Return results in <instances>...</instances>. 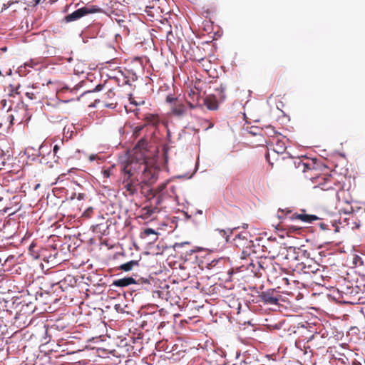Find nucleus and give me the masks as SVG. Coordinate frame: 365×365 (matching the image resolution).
Listing matches in <instances>:
<instances>
[{"label": "nucleus", "mask_w": 365, "mask_h": 365, "mask_svg": "<svg viewBox=\"0 0 365 365\" xmlns=\"http://www.w3.org/2000/svg\"><path fill=\"white\" fill-rule=\"evenodd\" d=\"M184 215L186 220H190L192 218L191 215L186 212H184Z\"/></svg>", "instance_id": "41"}, {"label": "nucleus", "mask_w": 365, "mask_h": 365, "mask_svg": "<svg viewBox=\"0 0 365 365\" xmlns=\"http://www.w3.org/2000/svg\"><path fill=\"white\" fill-rule=\"evenodd\" d=\"M125 78H126V79L125 80V81H124L123 84H125V85H128V86H131L132 85H131V83H130V81H129V79L128 78V77H125Z\"/></svg>", "instance_id": "42"}, {"label": "nucleus", "mask_w": 365, "mask_h": 365, "mask_svg": "<svg viewBox=\"0 0 365 365\" xmlns=\"http://www.w3.org/2000/svg\"><path fill=\"white\" fill-rule=\"evenodd\" d=\"M204 103L210 110H216L218 108V102L215 96L210 95L205 98Z\"/></svg>", "instance_id": "6"}, {"label": "nucleus", "mask_w": 365, "mask_h": 365, "mask_svg": "<svg viewBox=\"0 0 365 365\" xmlns=\"http://www.w3.org/2000/svg\"><path fill=\"white\" fill-rule=\"evenodd\" d=\"M143 210L145 211V214L150 217L155 213L160 212V211L159 207H154L153 204L145 206Z\"/></svg>", "instance_id": "12"}, {"label": "nucleus", "mask_w": 365, "mask_h": 365, "mask_svg": "<svg viewBox=\"0 0 365 365\" xmlns=\"http://www.w3.org/2000/svg\"><path fill=\"white\" fill-rule=\"evenodd\" d=\"M11 101L7 100V99H3L1 101V104L4 109H6L7 111H9L11 110Z\"/></svg>", "instance_id": "19"}, {"label": "nucleus", "mask_w": 365, "mask_h": 365, "mask_svg": "<svg viewBox=\"0 0 365 365\" xmlns=\"http://www.w3.org/2000/svg\"><path fill=\"white\" fill-rule=\"evenodd\" d=\"M237 227H234L232 229L227 228V229H216L215 232H217L219 235H220L223 238L225 239L226 242L229 241V238L230 235L232 234L233 230H236Z\"/></svg>", "instance_id": "8"}, {"label": "nucleus", "mask_w": 365, "mask_h": 365, "mask_svg": "<svg viewBox=\"0 0 365 365\" xmlns=\"http://www.w3.org/2000/svg\"><path fill=\"white\" fill-rule=\"evenodd\" d=\"M248 227V225L247 224H244L243 225V228H247Z\"/></svg>", "instance_id": "52"}, {"label": "nucleus", "mask_w": 365, "mask_h": 365, "mask_svg": "<svg viewBox=\"0 0 365 365\" xmlns=\"http://www.w3.org/2000/svg\"><path fill=\"white\" fill-rule=\"evenodd\" d=\"M296 250H297V249H296V247H288L287 251H288L289 253L293 252V255H294L293 258H294V259L297 260V259H298V257H297V256H296V255H295V254H296Z\"/></svg>", "instance_id": "26"}, {"label": "nucleus", "mask_w": 365, "mask_h": 365, "mask_svg": "<svg viewBox=\"0 0 365 365\" xmlns=\"http://www.w3.org/2000/svg\"><path fill=\"white\" fill-rule=\"evenodd\" d=\"M176 100H177V98L173 97L171 95L168 96L166 98V101L170 103H172L173 102H174Z\"/></svg>", "instance_id": "31"}, {"label": "nucleus", "mask_w": 365, "mask_h": 365, "mask_svg": "<svg viewBox=\"0 0 365 365\" xmlns=\"http://www.w3.org/2000/svg\"><path fill=\"white\" fill-rule=\"evenodd\" d=\"M163 201V197L160 195H158L153 198V200L150 202V204H153L154 207H159V205H161Z\"/></svg>", "instance_id": "18"}, {"label": "nucleus", "mask_w": 365, "mask_h": 365, "mask_svg": "<svg viewBox=\"0 0 365 365\" xmlns=\"http://www.w3.org/2000/svg\"><path fill=\"white\" fill-rule=\"evenodd\" d=\"M220 261V259H217V260H212L211 264H214V263H217L218 262Z\"/></svg>", "instance_id": "48"}, {"label": "nucleus", "mask_w": 365, "mask_h": 365, "mask_svg": "<svg viewBox=\"0 0 365 365\" xmlns=\"http://www.w3.org/2000/svg\"><path fill=\"white\" fill-rule=\"evenodd\" d=\"M145 125L146 124H143V125L135 126L133 129V135L135 136V138L138 137L141 130L144 128Z\"/></svg>", "instance_id": "20"}, {"label": "nucleus", "mask_w": 365, "mask_h": 365, "mask_svg": "<svg viewBox=\"0 0 365 365\" xmlns=\"http://www.w3.org/2000/svg\"><path fill=\"white\" fill-rule=\"evenodd\" d=\"M254 247H251L249 248L241 249L242 250L241 256H240L241 259H245L252 253H256V251L254 250Z\"/></svg>", "instance_id": "17"}, {"label": "nucleus", "mask_w": 365, "mask_h": 365, "mask_svg": "<svg viewBox=\"0 0 365 365\" xmlns=\"http://www.w3.org/2000/svg\"><path fill=\"white\" fill-rule=\"evenodd\" d=\"M9 88H10L9 91H10V92H11V93H9V96H14V93H15V94H16V95H19V91H18V90H19V86H16V87H14V86H13L12 85H10V87H9Z\"/></svg>", "instance_id": "22"}, {"label": "nucleus", "mask_w": 365, "mask_h": 365, "mask_svg": "<svg viewBox=\"0 0 365 365\" xmlns=\"http://www.w3.org/2000/svg\"><path fill=\"white\" fill-rule=\"evenodd\" d=\"M212 127H213V124L210 123V125H209V127H208V128H206V130H207L208 128H212Z\"/></svg>", "instance_id": "51"}, {"label": "nucleus", "mask_w": 365, "mask_h": 365, "mask_svg": "<svg viewBox=\"0 0 365 365\" xmlns=\"http://www.w3.org/2000/svg\"><path fill=\"white\" fill-rule=\"evenodd\" d=\"M266 158H267V160H269V158H268V155H266Z\"/></svg>", "instance_id": "59"}, {"label": "nucleus", "mask_w": 365, "mask_h": 365, "mask_svg": "<svg viewBox=\"0 0 365 365\" xmlns=\"http://www.w3.org/2000/svg\"><path fill=\"white\" fill-rule=\"evenodd\" d=\"M35 246L34 244L31 243L30 245H29V250H31V249Z\"/></svg>", "instance_id": "46"}, {"label": "nucleus", "mask_w": 365, "mask_h": 365, "mask_svg": "<svg viewBox=\"0 0 365 365\" xmlns=\"http://www.w3.org/2000/svg\"><path fill=\"white\" fill-rule=\"evenodd\" d=\"M294 165L297 168H301L302 172H305L307 169H309V165L304 163L300 158H297L294 161Z\"/></svg>", "instance_id": "16"}, {"label": "nucleus", "mask_w": 365, "mask_h": 365, "mask_svg": "<svg viewBox=\"0 0 365 365\" xmlns=\"http://www.w3.org/2000/svg\"><path fill=\"white\" fill-rule=\"evenodd\" d=\"M187 112V108L184 105H178L173 108L172 113L178 117L184 116Z\"/></svg>", "instance_id": "7"}, {"label": "nucleus", "mask_w": 365, "mask_h": 365, "mask_svg": "<svg viewBox=\"0 0 365 365\" xmlns=\"http://www.w3.org/2000/svg\"><path fill=\"white\" fill-rule=\"evenodd\" d=\"M302 269L304 273H316L318 270V268H317V265H312V264H307L304 262H302Z\"/></svg>", "instance_id": "14"}, {"label": "nucleus", "mask_w": 365, "mask_h": 365, "mask_svg": "<svg viewBox=\"0 0 365 365\" xmlns=\"http://www.w3.org/2000/svg\"><path fill=\"white\" fill-rule=\"evenodd\" d=\"M103 88V85L102 84H98L94 88L93 90L91 91V92H98V91H101Z\"/></svg>", "instance_id": "30"}, {"label": "nucleus", "mask_w": 365, "mask_h": 365, "mask_svg": "<svg viewBox=\"0 0 365 365\" xmlns=\"http://www.w3.org/2000/svg\"><path fill=\"white\" fill-rule=\"evenodd\" d=\"M76 186L81 187V185L77 181H73L72 182Z\"/></svg>", "instance_id": "44"}, {"label": "nucleus", "mask_w": 365, "mask_h": 365, "mask_svg": "<svg viewBox=\"0 0 365 365\" xmlns=\"http://www.w3.org/2000/svg\"><path fill=\"white\" fill-rule=\"evenodd\" d=\"M26 153H27L28 154H29V152L28 153V152L26 151ZM28 157H30V155H28Z\"/></svg>", "instance_id": "61"}, {"label": "nucleus", "mask_w": 365, "mask_h": 365, "mask_svg": "<svg viewBox=\"0 0 365 365\" xmlns=\"http://www.w3.org/2000/svg\"><path fill=\"white\" fill-rule=\"evenodd\" d=\"M57 286L58 287V283L53 284L52 285V287H57Z\"/></svg>", "instance_id": "53"}, {"label": "nucleus", "mask_w": 365, "mask_h": 365, "mask_svg": "<svg viewBox=\"0 0 365 365\" xmlns=\"http://www.w3.org/2000/svg\"><path fill=\"white\" fill-rule=\"evenodd\" d=\"M71 61H72V58H69L68 59V62H71Z\"/></svg>", "instance_id": "56"}, {"label": "nucleus", "mask_w": 365, "mask_h": 365, "mask_svg": "<svg viewBox=\"0 0 365 365\" xmlns=\"http://www.w3.org/2000/svg\"><path fill=\"white\" fill-rule=\"evenodd\" d=\"M146 143V140L145 139H140L138 143V146L140 147V146H144V145H145Z\"/></svg>", "instance_id": "36"}, {"label": "nucleus", "mask_w": 365, "mask_h": 365, "mask_svg": "<svg viewBox=\"0 0 365 365\" xmlns=\"http://www.w3.org/2000/svg\"><path fill=\"white\" fill-rule=\"evenodd\" d=\"M98 155H96V154H92V155H91L89 156V160H90V161H94V160H96V159H98Z\"/></svg>", "instance_id": "38"}, {"label": "nucleus", "mask_w": 365, "mask_h": 365, "mask_svg": "<svg viewBox=\"0 0 365 365\" xmlns=\"http://www.w3.org/2000/svg\"><path fill=\"white\" fill-rule=\"evenodd\" d=\"M339 360L341 361V362L344 365H348V364H349L348 359L346 357H344V359L340 358V359H339Z\"/></svg>", "instance_id": "37"}, {"label": "nucleus", "mask_w": 365, "mask_h": 365, "mask_svg": "<svg viewBox=\"0 0 365 365\" xmlns=\"http://www.w3.org/2000/svg\"><path fill=\"white\" fill-rule=\"evenodd\" d=\"M103 9L96 5L86 4V6L81 7L73 12L66 15L63 20L66 22H72L78 20L79 19L91 14L101 13Z\"/></svg>", "instance_id": "1"}, {"label": "nucleus", "mask_w": 365, "mask_h": 365, "mask_svg": "<svg viewBox=\"0 0 365 365\" xmlns=\"http://www.w3.org/2000/svg\"><path fill=\"white\" fill-rule=\"evenodd\" d=\"M193 222L196 225L198 224V222H197L195 220H193Z\"/></svg>", "instance_id": "57"}, {"label": "nucleus", "mask_w": 365, "mask_h": 365, "mask_svg": "<svg viewBox=\"0 0 365 365\" xmlns=\"http://www.w3.org/2000/svg\"><path fill=\"white\" fill-rule=\"evenodd\" d=\"M130 104L138 105V103H135V102H133V101H130Z\"/></svg>", "instance_id": "54"}, {"label": "nucleus", "mask_w": 365, "mask_h": 365, "mask_svg": "<svg viewBox=\"0 0 365 365\" xmlns=\"http://www.w3.org/2000/svg\"><path fill=\"white\" fill-rule=\"evenodd\" d=\"M329 189H330V187H322V190H329Z\"/></svg>", "instance_id": "50"}, {"label": "nucleus", "mask_w": 365, "mask_h": 365, "mask_svg": "<svg viewBox=\"0 0 365 365\" xmlns=\"http://www.w3.org/2000/svg\"><path fill=\"white\" fill-rule=\"evenodd\" d=\"M60 148V145L59 144H56L54 146H53V155L54 156L56 155V153L58 152V150H59Z\"/></svg>", "instance_id": "35"}, {"label": "nucleus", "mask_w": 365, "mask_h": 365, "mask_svg": "<svg viewBox=\"0 0 365 365\" xmlns=\"http://www.w3.org/2000/svg\"><path fill=\"white\" fill-rule=\"evenodd\" d=\"M10 156L11 155L9 153V151L6 153L2 149H0V170L6 165Z\"/></svg>", "instance_id": "13"}, {"label": "nucleus", "mask_w": 365, "mask_h": 365, "mask_svg": "<svg viewBox=\"0 0 365 365\" xmlns=\"http://www.w3.org/2000/svg\"><path fill=\"white\" fill-rule=\"evenodd\" d=\"M46 145L43 144H41L38 149L36 150L33 147L27 148V152L29 153L30 150L35 151L36 153H32V160H36V158L41 155H43V149L45 148Z\"/></svg>", "instance_id": "10"}, {"label": "nucleus", "mask_w": 365, "mask_h": 365, "mask_svg": "<svg viewBox=\"0 0 365 365\" xmlns=\"http://www.w3.org/2000/svg\"><path fill=\"white\" fill-rule=\"evenodd\" d=\"M195 215H202V211L201 210H197Z\"/></svg>", "instance_id": "45"}, {"label": "nucleus", "mask_w": 365, "mask_h": 365, "mask_svg": "<svg viewBox=\"0 0 365 365\" xmlns=\"http://www.w3.org/2000/svg\"><path fill=\"white\" fill-rule=\"evenodd\" d=\"M319 227L323 230H329V225L327 224H325L324 222H321L319 224Z\"/></svg>", "instance_id": "33"}, {"label": "nucleus", "mask_w": 365, "mask_h": 365, "mask_svg": "<svg viewBox=\"0 0 365 365\" xmlns=\"http://www.w3.org/2000/svg\"><path fill=\"white\" fill-rule=\"evenodd\" d=\"M126 187H127V190H130V187H131V185H130V184H128V185H126Z\"/></svg>", "instance_id": "49"}, {"label": "nucleus", "mask_w": 365, "mask_h": 365, "mask_svg": "<svg viewBox=\"0 0 365 365\" xmlns=\"http://www.w3.org/2000/svg\"><path fill=\"white\" fill-rule=\"evenodd\" d=\"M290 219L299 220L306 223H312V222L319 220V217L315 215L295 213L290 217Z\"/></svg>", "instance_id": "5"}, {"label": "nucleus", "mask_w": 365, "mask_h": 365, "mask_svg": "<svg viewBox=\"0 0 365 365\" xmlns=\"http://www.w3.org/2000/svg\"><path fill=\"white\" fill-rule=\"evenodd\" d=\"M11 73H12L11 69H9V71H7L6 75L10 76V75H11Z\"/></svg>", "instance_id": "47"}, {"label": "nucleus", "mask_w": 365, "mask_h": 365, "mask_svg": "<svg viewBox=\"0 0 365 365\" xmlns=\"http://www.w3.org/2000/svg\"><path fill=\"white\" fill-rule=\"evenodd\" d=\"M145 119L148 122V123H146L147 125L150 124V123L154 124L155 123V117L154 115L150 114V115H147L145 118Z\"/></svg>", "instance_id": "23"}, {"label": "nucleus", "mask_w": 365, "mask_h": 365, "mask_svg": "<svg viewBox=\"0 0 365 365\" xmlns=\"http://www.w3.org/2000/svg\"><path fill=\"white\" fill-rule=\"evenodd\" d=\"M272 328L276 330H279L282 328V323H277L273 325H272Z\"/></svg>", "instance_id": "34"}, {"label": "nucleus", "mask_w": 365, "mask_h": 365, "mask_svg": "<svg viewBox=\"0 0 365 365\" xmlns=\"http://www.w3.org/2000/svg\"><path fill=\"white\" fill-rule=\"evenodd\" d=\"M60 143H61V144H63V138H62V139H60Z\"/></svg>", "instance_id": "55"}, {"label": "nucleus", "mask_w": 365, "mask_h": 365, "mask_svg": "<svg viewBox=\"0 0 365 365\" xmlns=\"http://www.w3.org/2000/svg\"><path fill=\"white\" fill-rule=\"evenodd\" d=\"M123 171L125 173H127L128 175V176H130L132 175L133 173L132 172V170L130 169H128V166H125L123 169Z\"/></svg>", "instance_id": "32"}, {"label": "nucleus", "mask_w": 365, "mask_h": 365, "mask_svg": "<svg viewBox=\"0 0 365 365\" xmlns=\"http://www.w3.org/2000/svg\"><path fill=\"white\" fill-rule=\"evenodd\" d=\"M259 129L257 127H252L250 128L249 133L252 134V135H257L258 134Z\"/></svg>", "instance_id": "27"}, {"label": "nucleus", "mask_w": 365, "mask_h": 365, "mask_svg": "<svg viewBox=\"0 0 365 365\" xmlns=\"http://www.w3.org/2000/svg\"><path fill=\"white\" fill-rule=\"evenodd\" d=\"M86 197V194L84 193H76V192H74L73 194V196L71 197L72 199H74V198H76L78 200H82L85 198Z\"/></svg>", "instance_id": "24"}, {"label": "nucleus", "mask_w": 365, "mask_h": 365, "mask_svg": "<svg viewBox=\"0 0 365 365\" xmlns=\"http://www.w3.org/2000/svg\"><path fill=\"white\" fill-rule=\"evenodd\" d=\"M250 235L248 232L243 231L235 235L233 244L239 249L255 247L254 242L250 240Z\"/></svg>", "instance_id": "3"}, {"label": "nucleus", "mask_w": 365, "mask_h": 365, "mask_svg": "<svg viewBox=\"0 0 365 365\" xmlns=\"http://www.w3.org/2000/svg\"><path fill=\"white\" fill-rule=\"evenodd\" d=\"M225 90L226 86L223 83H220L218 87L215 88V91L219 93V98L222 102L226 99Z\"/></svg>", "instance_id": "11"}, {"label": "nucleus", "mask_w": 365, "mask_h": 365, "mask_svg": "<svg viewBox=\"0 0 365 365\" xmlns=\"http://www.w3.org/2000/svg\"><path fill=\"white\" fill-rule=\"evenodd\" d=\"M123 130V128H120L119 130L120 132Z\"/></svg>", "instance_id": "60"}, {"label": "nucleus", "mask_w": 365, "mask_h": 365, "mask_svg": "<svg viewBox=\"0 0 365 365\" xmlns=\"http://www.w3.org/2000/svg\"><path fill=\"white\" fill-rule=\"evenodd\" d=\"M133 284H136L135 279L132 277H128L114 280L110 287H125Z\"/></svg>", "instance_id": "4"}, {"label": "nucleus", "mask_w": 365, "mask_h": 365, "mask_svg": "<svg viewBox=\"0 0 365 365\" xmlns=\"http://www.w3.org/2000/svg\"><path fill=\"white\" fill-rule=\"evenodd\" d=\"M136 265H138V261L130 260L126 263L121 264L119 267V269L125 272H128L130 271L133 268V267Z\"/></svg>", "instance_id": "9"}, {"label": "nucleus", "mask_w": 365, "mask_h": 365, "mask_svg": "<svg viewBox=\"0 0 365 365\" xmlns=\"http://www.w3.org/2000/svg\"><path fill=\"white\" fill-rule=\"evenodd\" d=\"M26 96L29 99H34V93H32V92H26Z\"/></svg>", "instance_id": "39"}, {"label": "nucleus", "mask_w": 365, "mask_h": 365, "mask_svg": "<svg viewBox=\"0 0 365 365\" xmlns=\"http://www.w3.org/2000/svg\"><path fill=\"white\" fill-rule=\"evenodd\" d=\"M287 148L285 143L282 140H278L276 143L274 151L277 153H283Z\"/></svg>", "instance_id": "15"}, {"label": "nucleus", "mask_w": 365, "mask_h": 365, "mask_svg": "<svg viewBox=\"0 0 365 365\" xmlns=\"http://www.w3.org/2000/svg\"><path fill=\"white\" fill-rule=\"evenodd\" d=\"M247 324H251V322L250 321H248L247 322H246Z\"/></svg>", "instance_id": "58"}, {"label": "nucleus", "mask_w": 365, "mask_h": 365, "mask_svg": "<svg viewBox=\"0 0 365 365\" xmlns=\"http://www.w3.org/2000/svg\"><path fill=\"white\" fill-rule=\"evenodd\" d=\"M188 244H189V242H176L174 245V248L176 249V248L182 247L184 246V245H188Z\"/></svg>", "instance_id": "29"}, {"label": "nucleus", "mask_w": 365, "mask_h": 365, "mask_svg": "<svg viewBox=\"0 0 365 365\" xmlns=\"http://www.w3.org/2000/svg\"><path fill=\"white\" fill-rule=\"evenodd\" d=\"M106 107L112 108V109L115 108V106H113V103H107V104H106Z\"/></svg>", "instance_id": "43"}, {"label": "nucleus", "mask_w": 365, "mask_h": 365, "mask_svg": "<svg viewBox=\"0 0 365 365\" xmlns=\"http://www.w3.org/2000/svg\"><path fill=\"white\" fill-rule=\"evenodd\" d=\"M144 234L145 235H158L157 232H155V230L152 229V228H147V229H145L144 230Z\"/></svg>", "instance_id": "25"}, {"label": "nucleus", "mask_w": 365, "mask_h": 365, "mask_svg": "<svg viewBox=\"0 0 365 365\" xmlns=\"http://www.w3.org/2000/svg\"><path fill=\"white\" fill-rule=\"evenodd\" d=\"M259 300L257 302H262L265 305H278L281 299L279 292L274 289H268L259 294Z\"/></svg>", "instance_id": "2"}, {"label": "nucleus", "mask_w": 365, "mask_h": 365, "mask_svg": "<svg viewBox=\"0 0 365 365\" xmlns=\"http://www.w3.org/2000/svg\"><path fill=\"white\" fill-rule=\"evenodd\" d=\"M103 175H104V177H106V178H108V177L110 176V171H109V170H105L103 171Z\"/></svg>", "instance_id": "40"}, {"label": "nucleus", "mask_w": 365, "mask_h": 365, "mask_svg": "<svg viewBox=\"0 0 365 365\" xmlns=\"http://www.w3.org/2000/svg\"><path fill=\"white\" fill-rule=\"evenodd\" d=\"M255 264V262L252 260V262L247 265V269L250 271H251V269H257V267Z\"/></svg>", "instance_id": "28"}, {"label": "nucleus", "mask_w": 365, "mask_h": 365, "mask_svg": "<svg viewBox=\"0 0 365 365\" xmlns=\"http://www.w3.org/2000/svg\"><path fill=\"white\" fill-rule=\"evenodd\" d=\"M255 264L257 267V269H251V272L252 273H254L255 275H257L259 273V271L261 269H263L264 267H263V266L262 265V264L259 261H256Z\"/></svg>", "instance_id": "21"}]
</instances>
